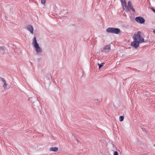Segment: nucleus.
Returning a JSON list of instances; mask_svg holds the SVG:
<instances>
[{
	"instance_id": "nucleus-1",
	"label": "nucleus",
	"mask_w": 155,
	"mask_h": 155,
	"mask_svg": "<svg viewBox=\"0 0 155 155\" xmlns=\"http://www.w3.org/2000/svg\"><path fill=\"white\" fill-rule=\"evenodd\" d=\"M141 32L139 31L137 34H134L133 37L134 40L138 41L140 43L144 42V39L141 36Z\"/></svg>"
},
{
	"instance_id": "nucleus-2",
	"label": "nucleus",
	"mask_w": 155,
	"mask_h": 155,
	"mask_svg": "<svg viewBox=\"0 0 155 155\" xmlns=\"http://www.w3.org/2000/svg\"><path fill=\"white\" fill-rule=\"evenodd\" d=\"M32 44L35 48V50L37 53H40L42 51V50L37 43L36 38L35 37L33 39Z\"/></svg>"
},
{
	"instance_id": "nucleus-3",
	"label": "nucleus",
	"mask_w": 155,
	"mask_h": 155,
	"mask_svg": "<svg viewBox=\"0 0 155 155\" xmlns=\"http://www.w3.org/2000/svg\"><path fill=\"white\" fill-rule=\"evenodd\" d=\"M107 31L108 33H111L114 34H118L120 32L119 29L117 28H108L106 30Z\"/></svg>"
},
{
	"instance_id": "nucleus-4",
	"label": "nucleus",
	"mask_w": 155,
	"mask_h": 155,
	"mask_svg": "<svg viewBox=\"0 0 155 155\" xmlns=\"http://www.w3.org/2000/svg\"><path fill=\"white\" fill-rule=\"evenodd\" d=\"M135 20L140 24H143L144 23L145 21V19L143 17L140 16L137 17L135 18Z\"/></svg>"
},
{
	"instance_id": "nucleus-5",
	"label": "nucleus",
	"mask_w": 155,
	"mask_h": 155,
	"mask_svg": "<svg viewBox=\"0 0 155 155\" xmlns=\"http://www.w3.org/2000/svg\"><path fill=\"white\" fill-rule=\"evenodd\" d=\"M140 43L138 41L134 40L131 43V45L134 48H137L139 46Z\"/></svg>"
},
{
	"instance_id": "nucleus-6",
	"label": "nucleus",
	"mask_w": 155,
	"mask_h": 155,
	"mask_svg": "<svg viewBox=\"0 0 155 155\" xmlns=\"http://www.w3.org/2000/svg\"><path fill=\"white\" fill-rule=\"evenodd\" d=\"M123 6V8L124 10H125L126 11H130V8L129 6H127L126 2H124V3L122 4Z\"/></svg>"
},
{
	"instance_id": "nucleus-7",
	"label": "nucleus",
	"mask_w": 155,
	"mask_h": 155,
	"mask_svg": "<svg viewBox=\"0 0 155 155\" xmlns=\"http://www.w3.org/2000/svg\"><path fill=\"white\" fill-rule=\"evenodd\" d=\"M27 29L28 30L30 31L31 33L32 34H33V28L31 25H29L27 26Z\"/></svg>"
},
{
	"instance_id": "nucleus-8",
	"label": "nucleus",
	"mask_w": 155,
	"mask_h": 155,
	"mask_svg": "<svg viewBox=\"0 0 155 155\" xmlns=\"http://www.w3.org/2000/svg\"><path fill=\"white\" fill-rule=\"evenodd\" d=\"M110 49V46L109 45L105 46L103 48V51L106 52L108 51Z\"/></svg>"
},
{
	"instance_id": "nucleus-9",
	"label": "nucleus",
	"mask_w": 155,
	"mask_h": 155,
	"mask_svg": "<svg viewBox=\"0 0 155 155\" xmlns=\"http://www.w3.org/2000/svg\"><path fill=\"white\" fill-rule=\"evenodd\" d=\"M49 150L50 151L56 152L58 151V148L56 147H51L49 149Z\"/></svg>"
},
{
	"instance_id": "nucleus-10",
	"label": "nucleus",
	"mask_w": 155,
	"mask_h": 155,
	"mask_svg": "<svg viewBox=\"0 0 155 155\" xmlns=\"http://www.w3.org/2000/svg\"><path fill=\"white\" fill-rule=\"evenodd\" d=\"M128 6L130 8H132L133 7L132 5L131 4V2L130 1H129L128 2Z\"/></svg>"
},
{
	"instance_id": "nucleus-11",
	"label": "nucleus",
	"mask_w": 155,
	"mask_h": 155,
	"mask_svg": "<svg viewBox=\"0 0 155 155\" xmlns=\"http://www.w3.org/2000/svg\"><path fill=\"white\" fill-rule=\"evenodd\" d=\"M104 63H102L101 64H98V65L99 66V68L100 69L101 67H102L104 65Z\"/></svg>"
},
{
	"instance_id": "nucleus-12",
	"label": "nucleus",
	"mask_w": 155,
	"mask_h": 155,
	"mask_svg": "<svg viewBox=\"0 0 155 155\" xmlns=\"http://www.w3.org/2000/svg\"><path fill=\"white\" fill-rule=\"evenodd\" d=\"M124 117L123 116H120L119 117V120L120 121H122L123 120Z\"/></svg>"
},
{
	"instance_id": "nucleus-13",
	"label": "nucleus",
	"mask_w": 155,
	"mask_h": 155,
	"mask_svg": "<svg viewBox=\"0 0 155 155\" xmlns=\"http://www.w3.org/2000/svg\"><path fill=\"white\" fill-rule=\"evenodd\" d=\"M7 86V84H6V83H5V84H4L3 86V87L5 89L6 88Z\"/></svg>"
},
{
	"instance_id": "nucleus-14",
	"label": "nucleus",
	"mask_w": 155,
	"mask_h": 155,
	"mask_svg": "<svg viewBox=\"0 0 155 155\" xmlns=\"http://www.w3.org/2000/svg\"><path fill=\"white\" fill-rule=\"evenodd\" d=\"M41 3L42 4H44L45 3V0H41Z\"/></svg>"
},
{
	"instance_id": "nucleus-15",
	"label": "nucleus",
	"mask_w": 155,
	"mask_h": 155,
	"mask_svg": "<svg viewBox=\"0 0 155 155\" xmlns=\"http://www.w3.org/2000/svg\"><path fill=\"white\" fill-rule=\"evenodd\" d=\"M120 2H121V4L124 3V2H125L126 1L125 0H120Z\"/></svg>"
},
{
	"instance_id": "nucleus-16",
	"label": "nucleus",
	"mask_w": 155,
	"mask_h": 155,
	"mask_svg": "<svg viewBox=\"0 0 155 155\" xmlns=\"http://www.w3.org/2000/svg\"><path fill=\"white\" fill-rule=\"evenodd\" d=\"M114 155H118V153L117 151L114 152Z\"/></svg>"
},
{
	"instance_id": "nucleus-17",
	"label": "nucleus",
	"mask_w": 155,
	"mask_h": 155,
	"mask_svg": "<svg viewBox=\"0 0 155 155\" xmlns=\"http://www.w3.org/2000/svg\"><path fill=\"white\" fill-rule=\"evenodd\" d=\"M2 81H3L4 82V84H5V83H6V81L5 80V79L3 78H2Z\"/></svg>"
},
{
	"instance_id": "nucleus-18",
	"label": "nucleus",
	"mask_w": 155,
	"mask_h": 155,
	"mask_svg": "<svg viewBox=\"0 0 155 155\" xmlns=\"http://www.w3.org/2000/svg\"><path fill=\"white\" fill-rule=\"evenodd\" d=\"M2 81H3L4 82V84H5V83H6V81L5 80V79L3 78H2Z\"/></svg>"
},
{
	"instance_id": "nucleus-19",
	"label": "nucleus",
	"mask_w": 155,
	"mask_h": 155,
	"mask_svg": "<svg viewBox=\"0 0 155 155\" xmlns=\"http://www.w3.org/2000/svg\"><path fill=\"white\" fill-rule=\"evenodd\" d=\"M2 81H3L4 82V84H5V83H6V81L5 80V79L3 78H2Z\"/></svg>"
},
{
	"instance_id": "nucleus-20",
	"label": "nucleus",
	"mask_w": 155,
	"mask_h": 155,
	"mask_svg": "<svg viewBox=\"0 0 155 155\" xmlns=\"http://www.w3.org/2000/svg\"><path fill=\"white\" fill-rule=\"evenodd\" d=\"M130 9H131L134 12H135V9H134V8H133V7H132V8H130Z\"/></svg>"
},
{
	"instance_id": "nucleus-21",
	"label": "nucleus",
	"mask_w": 155,
	"mask_h": 155,
	"mask_svg": "<svg viewBox=\"0 0 155 155\" xmlns=\"http://www.w3.org/2000/svg\"><path fill=\"white\" fill-rule=\"evenodd\" d=\"M3 47L2 46L0 47V50H3Z\"/></svg>"
},
{
	"instance_id": "nucleus-22",
	"label": "nucleus",
	"mask_w": 155,
	"mask_h": 155,
	"mask_svg": "<svg viewBox=\"0 0 155 155\" xmlns=\"http://www.w3.org/2000/svg\"><path fill=\"white\" fill-rule=\"evenodd\" d=\"M98 99H94V101L96 103L98 102Z\"/></svg>"
},
{
	"instance_id": "nucleus-23",
	"label": "nucleus",
	"mask_w": 155,
	"mask_h": 155,
	"mask_svg": "<svg viewBox=\"0 0 155 155\" xmlns=\"http://www.w3.org/2000/svg\"><path fill=\"white\" fill-rule=\"evenodd\" d=\"M153 10L154 12L155 13V10L154 9H153Z\"/></svg>"
},
{
	"instance_id": "nucleus-24",
	"label": "nucleus",
	"mask_w": 155,
	"mask_h": 155,
	"mask_svg": "<svg viewBox=\"0 0 155 155\" xmlns=\"http://www.w3.org/2000/svg\"><path fill=\"white\" fill-rule=\"evenodd\" d=\"M153 32L154 33H155V29L154 30Z\"/></svg>"
}]
</instances>
